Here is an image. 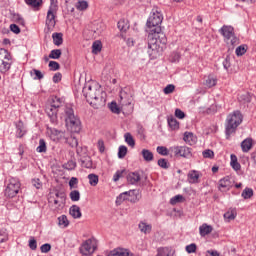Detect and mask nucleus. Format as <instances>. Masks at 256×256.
<instances>
[{
    "label": "nucleus",
    "instance_id": "obj_1",
    "mask_svg": "<svg viewBox=\"0 0 256 256\" xmlns=\"http://www.w3.org/2000/svg\"><path fill=\"white\" fill-rule=\"evenodd\" d=\"M82 93L86 98L87 103L91 105L94 109H99V107H103L106 103L107 94L103 89H101V85L97 82H90L85 84L83 87Z\"/></svg>",
    "mask_w": 256,
    "mask_h": 256
},
{
    "label": "nucleus",
    "instance_id": "obj_2",
    "mask_svg": "<svg viewBox=\"0 0 256 256\" xmlns=\"http://www.w3.org/2000/svg\"><path fill=\"white\" fill-rule=\"evenodd\" d=\"M148 55L152 61L159 59L163 55V51L167 49V36L160 34V36H148Z\"/></svg>",
    "mask_w": 256,
    "mask_h": 256
},
{
    "label": "nucleus",
    "instance_id": "obj_3",
    "mask_svg": "<svg viewBox=\"0 0 256 256\" xmlns=\"http://www.w3.org/2000/svg\"><path fill=\"white\" fill-rule=\"evenodd\" d=\"M161 23H163V14L159 10L153 9L146 22L147 31H149L148 37L165 35L161 28Z\"/></svg>",
    "mask_w": 256,
    "mask_h": 256
},
{
    "label": "nucleus",
    "instance_id": "obj_4",
    "mask_svg": "<svg viewBox=\"0 0 256 256\" xmlns=\"http://www.w3.org/2000/svg\"><path fill=\"white\" fill-rule=\"evenodd\" d=\"M66 129L70 133H81V119L75 115L73 104H66L64 108Z\"/></svg>",
    "mask_w": 256,
    "mask_h": 256
},
{
    "label": "nucleus",
    "instance_id": "obj_5",
    "mask_svg": "<svg viewBox=\"0 0 256 256\" xmlns=\"http://www.w3.org/2000/svg\"><path fill=\"white\" fill-rule=\"evenodd\" d=\"M242 123L243 114L239 110H236L227 116L225 125V136L227 141L231 140V135H235L237 133V127Z\"/></svg>",
    "mask_w": 256,
    "mask_h": 256
},
{
    "label": "nucleus",
    "instance_id": "obj_6",
    "mask_svg": "<svg viewBox=\"0 0 256 256\" xmlns=\"http://www.w3.org/2000/svg\"><path fill=\"white\" fill-rule=\"evenodd\" d=\"M219 33L223 36L224 43H226L229 51H233V49L241 43V40L237 37V34H235V28L233 26L223 25Z\"/></svg>",
    "mask_w": 256,
    "mask_h": 256
},
{
    "label": "nucleus",
    "instance_id": "obj_7",
    "mask_svg": "<svg viewBox=\"0 0 256 256\" xmlns=\"http://www.w3.org/2000/svg\"><path fill=\"white\" fill-rule=\"evenodd\" d=\"M19 191H21V182L17 178H11L4 190V197L13 199L19 195Z\"/></svg>",
    "mask_w": 256,
    "mask_h": 256
},
{
    "label": "nucleus",
    "instance_id": "obj_8",
    "mask_svg": "<svg viewBox=\"0 0 256 256\" xmlns=\"http://www.w3.org/2000/svg\"><path fill=\"white\" fill-rule=\"evenodd\" d=\"M171 155H174L176 159L183 157V159H191L193 157V148L189 146H172L169 148Z\"/></svg>",
    "mask_w": 256,
    "mask_h": 256
},
{
    "label": "nucleus",
    "instance_id": "obj_9",
    "mask_svg": "<svg viewBox=\"0 0 256 256\" xmlns=\"http://www.w3.org/2000/svg\"><path fill=\"white\" fill-rule=\"evenodd\" d=\"M55 19H57V10H55V8H49L46 16V27L48 33L55 29V26L57 25V21Z\"/></svg>",
    "mask_w": 256,
    "mask_h": 256
},
{
    "label": "nucleus",
    "instance_id": "obj_10",
    "mask_svg": "<svg viewBox=\"0 0 256 256\" xmlns=\"http://www.w3.org/2000/svg\"><path fill=\"white\" fill-rule=\"evenodd\" d=\"M233 187V182H231L230 176H225L218 181V191L220 193H227V191H231Z\"/></svg>",
    "mask_w": 256,
    "mask_h": 256
},
{
    "label": "nucleus",
    "instance_id": "obj_11",
    "mask_svg": "<svg viewBox=\"0 0 256 256\" xmlns=\"http://www.w3.org/2000/svg\"><path fill=\"white\" fill-rule=\"evenodd\" d=\"M15 129H16V134L15 137L16 139H23L25 135H27V126H25V123L23 120H18L14 122Z\"/></svg>",
    "mask_w": 256,
    "mask_h": 256
},
{
    "label": "nucleus",
    "instance_id": "obj_12",
    "mask_svg": "<svg viewBox=\"0 0 256 256\" xmlns=\"http://www.w3.org/2000/svg\"><path fill=\"white\" fill-rule=\"evenodd\" d=\"M45 111L52 125H57L59 123V119L57 117V113H59V109L55 108L52 104H50L49 106L46 107Z\"/></svg>",
    "mask_w": 256,
    "mask_h": 256
},
{
    "label": "nucleus",
    "instance_id": "obj_13",
    "mask_svg": "<svg viewBox=\"0 0 256 256\" xmlns=\"http://www.w3.org/2000/svg\"><path fill=\"white\" fill-rule=\"evenodd\" d=\"M91 249L95 251V249H97V246L93 245L92 239H87L82 243L81 247L79 248V251L81 255L87 256L89 255V253H91Z\"/></svg>",
    "mask_w": 256,
    "mask_h": 256
},
{
    "label": "nucleus",
    "instance_id": "obj_14",
    "mask_svg": "<svg viewBox=\"0 0 256 256\" xmlns=\"http://www.w3.org/2000/svg\"><path fill=\"white\" fill-rule=\"evenodd\" d=\"M120 103L125 106L131 105L133 103V96L126 91H120Z\"/></svg>",
    "mask_w": 256,
    "mask_h": 256
},
{
    "label": "nucleus",
    "instance_id": "obj_15",
    "mask_svg": "<svg viewBox=\"0 0 256 256\" xmlns=\"http://www.w3.org/2000/svg\"><path fill=\"white\" fill-rule=\"evenodd\" d=\"M126 179L130 185H135L141 181V174L139 172H129L126 176Z\"/></svg>",
    "mask_w": 256,
    "mask_h": 256
},
{
    "label": "nucleus",
    "instance_id": "obj_16",
    "mask_svg": "<svg viewBox=\"0 0 256 256\" xmlns=\"http://www.w3.org/2000/svg\"><path fill=\"white\" fill-rule=\"evenodd\" d=\"M241 149L243 153H249L253 149V138L248 137L241 142Z\"/></svg>",
    "mask_w": 256,
    "mask_h": 256
},
{
    "label": "nucleus",
    "instance_id": "obj_17",
    "mask_svg": "<svg viewBox=\"0 0 256 256\" xmlns=\"http://www.w3.org/2000/svg\"><path fill=\"white\" fill-rule=\"evenodd\" d=\"M81 167H84L85 169H95V166H93V159H91V156H82L80 158Z\"/></svg>",
    "mask_w": 256,
    "mask_h": 256
},
{
    "label": "nucleus",
    "instance_id": "obj_18",
    "mask_svg": "<svg viewBox=\"0 0 256 256\" xmlns=\"http://www.w3.org/2000/svg\"><path fill=\"white\" fill-rule=\"evenodd\" d=\"M50 130L51 136L53 137V141H61V139L65 138V132L58 130L57 128H47Z\"/></svg>",
    "mask_w": 256,
    "mask_h": 256
},
{
    "label": "nucleus",
    "instance_id": "obj_19",
    "mask_svg": "<svg viewBox=\"0 0 256 256\" xmlns=\"http://www.w3.org/2000/svg\"><path fill=\"white\" fill-rule=\"evenodd\" d=\"M117 27L121 33H127V31H129L131 25L129 24V20L120 19L117 23Z\"/></svg>",
    "mask_w": 256,
    "mask_h": 256
},
{
    "label": "nucleus",
    "instance_id": "obj_20",
    "mask_svg": "<svg viewBox=\"0 0 256 256\" xmlns=\"http://www.w3.org/2000/svg\"><path fill=\"white\" fill-rule=\"evenodd\" d=\"M24 3H26L28 7H32L34 11H39L43 5V0H24Z\"/></svg>",
    "mask_w": 256,
    "mask_h": 256
},
{
    "label": "nucleus",
    "instance_id": "obj_21",
    "mask_svg": "<svg viewBox=\"0 0 256 256\" xmlns=\"http://www.w3.org/2000/svg\"><path fill=\"white\" fill-rule=\"evenodd\" d=\"M69 213L73 219H81L83 214L81 213V208L77 205H72L69 209Z\"/></svg>",
    "mask_w": 256,
    "mask_h": 256
},
{
    "label": "nucleus",
    "instance_id": "obj_22",
    "mask_svg": "<svg viewBox=\"0 0 256 256\" xmlns=\"http://www.w3.org/2000/svg\"><path fill=\"white\" fill-rule=\"evenodd\" d=\"M213 232V226L208 225V224H202L199 227V233L201 237H206V235H210V233Z\"/></svg>",
    "mask_w": 256,
    "mask_h": 256
},
{
    "label": "nucleus",
    "instance_id": "obj_23",
    "mask_svg": "<svg viewBox=\"0 0 256 256\" xmlns=\"http://www.w3.org/2000/svg\"><path fill=\"white\" fill-rule=\"evenodd\" d=\"M11 65H13V62H10L9 60L5 61L3 58H0V72L1 73H7L11 70Z\"/></svg>",
    "mask_w": 256,
    "mask_h": 256
},
{
    "label": "nucleus",
    "instance_id": "obj_24",
    "mask_svg": "<svg viewBox=\"0 0 256 256\" xmlns=\"http://www.w3.org/2000/svg\"><path fill=\"white\" fill-rule=\"evenodd\" d=\"M52 39H53V43H54V45H56V47H61V45H63V33H61V32L53 33Z\"/></svg>",
    "mask_w": 256,
    "mask_h": 256
},
{
    "label": "nucleus",
    "instance_id": "obj_25",
    "mask_svg": "<svg viewBox=\"0 0 256 256\" xmlns=\"http://www.w3.org/2000/svg\"><path fill=\"white\" fill-rule=\"evenodd\" d=\"M141 155H142L144 161H146V163H151V161H153V159H155L153 152H151V150H149V149H142Z\"/></svg>",
    "mask_w": 256,
    "mask_h": 256
},
{
    "label": "nucleus",
    "instance_id": "obj_26",
    "mask_svg": "<svg viewBox=\"0 0 256 256\" xmlns=\"http://www.w3.org/2000/svg\"><path fill=\"white\" fill-rule=\"evenodd\" d=\"M230 165L234 171H241V164L239 163V160L237 159V155L231 154L230 155Z\"/></svg>",
    "mask_w": 256,
    "mask_h": 256
},
{
    "label": "nucleus",
    "instance_id": "obj_27",
    "mask_svg": "<svg viewBox=\"0 0 256 256\" xmlns=\"http://www.w3.org/2000/svg\"><path fill=\"white\" fill-rule=\"evenodd\" d=\"M188 182L191 184L199 183V172L197 170L188 173Z\"/></svg>",
    "mask_w": 256,
    "mask_h": 256
},
{
    "label": "nucleus",
    "instance_id": "obj_28",
    "mask_svg": "<svg viewBox=\"0 0 256 256\" xmlns=\"http://www.w3.org/2000/svg\"><path fill=\"white\" fill-rule=\"evenodd\" d=\"M167 121L168 127L171 129V131H177L179 129V121H177L175 117H168Z\"/></svg>",
    "mask_w": 256,
    "mask_h": 256
},
{
    "label": "nucleus",
    "instance_id": "obj_29",
    "mask_svg": "<svg viewBox=\"0 0 256 256\" xmlns=\"http://www.w3.org/2000/svg\"><path fill=\"white\" fill-rule=\"evenodd\" d=\"M204 85L211 89V87H215L217 85V77L213 75H208L207 78L205 79Z\"/></svg>",
    "mask_w": 256,
    "mask_h": 256
},
{
    "label": "nucleus",
    "instance_id": "obj_30",
    "mask_svg": "<svg viewBox=\"0 0 256 256\" xmlns=\"http://www.w3.org/2000/svg\"><path fill=\"white\" fill-rule=\"evenodd\" d=\"M141 233H144L145 235L151 233L153 226L151 224H147L145 222H140L138 225Z\"/></svg>",
    "mask_w": 256,
    "mask_h": 256
},
{
    "label": "nucleus",
    "instance_id": "obj_31",
    "mask_svg": "<svg viewBox=\"0 0 256 256\" xmlns=\"http://www.w3.org/2000/svg\"><path fill=\"white\" fill-rule=\"evenodd\" d=\"M251 99H253V94L250 92H244L238 97V101H240V103H251Z\"/></svg>",
    "mask_w": 256,
    "mask_h": 256
},
{
    "label": "nucleus",
    "instance_id": "obj_32",
    "mask_svg": "<svg viewBox=\"0 0 256 256\" xmlns=\"http://www.w3.org/2000/svg\"><path fill=\"white\" fill-rule=\"evenodd\" d=\"M0 59L13 62V56L11 55V52L5 48H0Z\"/></svg>",
    "mask_w": 256,
    "mask_h": 256
},
{
    "label": "nucleus",
    "instance_id": "obj_33",
    "mask_svg": "<svg viewBox=\"0 0 256 256\" xmlns=\"http://www.w3.org/2000/svg\"><path fill=\"white\" fill-rule=\"evenodd\" d=\"M103 49V44L101 43V41L96 40L93 42L92 44V53L94 55H99V53H101V50Z\"/></svg>",
    "mask_w": 256,
    "mask_h": 256
},
{
    "label": "nucleus",
    "instance_id": "obj_34",
    "mask_svg": "<svg viewBox=\"0 0 256 256\" xmlns=\"http://www.w3.org/2000/svg\"><path fill=\"white\" fill-rule=\"evenodd\" d=\"M247 49H249V46H247V44H242L238 46L235 50L236 56L243 57V55L247 53Z\"/></svg>",
    "mask_w": 256,
    "mask_h": 256
},
{
    "label": "nucleus",
    "instance_id": "obj_35",
    "mask_svg": "<svg viewBox=\"0 0 256 256\" xmlns=\"http://www.w3.org/2000/svg\"><path fill=\"white\" fill-rule=\"evenodd\" d=\"M58 225L59 227H63L64 229L69 227V219L67 218V215L63 214L58 217Z\"/></svg>",
    "mask_w": 256,
    "mask_h": 256
},
{
    "label": "nucleus",
    "instance_id": "obj_36",
    "mask_svg": "<svg viewBox=\"0 0 256 256\" xmlns=\"http://www.w3.org/2000/svg\"><path fill=\"white\" fill-rule=\"evenodd\" d=\"M37 153H47V142H45V139L41 138L39 140V145L36 148Z\"/></svg>",
    "mask_w": 256,
    "mask_h": 256
},
{
    "label": "nucleus",
    "instance_id": "obj_37",
    "mask_svg": "<svg viewBox=\"0 0 256 256\" xmlns=\"http://www.w3.org/2000/svg\"><path fill=\"white\" fill-rule=\"evenodd\" d=\"M183 141H185V143H189V145H191V143H195V135L193 132L186 131L183 136Z\"/></svg>",
    "mask_w": 256,
    "mask_h": 256
},
{
    "label": "nucleus",
    "instance_id": "obj_38",
    "mask_svg": "<svg viewBox=\"0 0 256 256\" xmlns=\"http://www.w3.org/2000/svg\"><path fill=\"white\" fill-rule=\"evenodd\" d=\"M108 107L112 113H115V115H119L121 113V107H119L115 101L109 103Z\"/></svg>",
    "mask_w": 256,
    "mask_h": 256
},
{
    "label": "nucleus",
    "instance_id": "obj_39",
    "mask_svg": "<svg viewBox=\"0 0 256 256\" xmlns=\"http://www.w3.org/2000/svg\"><path fill=\"white\" fill-rule=\"evenodd\" d=\"M125 143L129 145V147H135V138H133V135L129 132L124 134Z\"/></svg>",
    "mask_w": 256,
    "mask_h": 256
},
{
    "label": "nucleus",
    "instance_id": "obj_40",
    "mask_svg": "<svg viewBox=\"0 0 256 256\" xmlns=\"http://www.w3.org/2000/svg\"><path fill=\"white\" fill-rule=\"evenodd\" d=\"M61 55H63V51L61 49H54L50 51L49 59H61Z\"/></svg>",
    "mask_w": 256,
    "mask_h": 256
},
{
    "label": "nucleus",
    "instance_id": "obj_41",
    "mask_svg": "<svg viewBox=\"0 0 256 256\" xmlns=\"http://www.w3.org/2000/svg\"><path fill=\"white\" fill-rule=\"evenodd\" d=\"M181 59V53L174 51L169 56L170 63H179Z\"/></svg>",
    "mask_w": 256,
    "mask_h": 256
},
{
    "label": "nucleus",
    "instance_id": "obj_42",
    "mask_svg": "<svg viewBox=\"0 0 256 256\" xmlns=\"http://www.w3.org/2000/svg\"><path fill=\"white\" fill-rule=\"evenodd\" d=\"M88 179L92 187H97L99 183V176L97 174H89Z\"/></svg>",
    "mask_w": 256,
    "mask_h": 256
},
{
    "label": "nucleus",
    "instance_id": "obj_43",
    "mask_svg": "<svg viewBox=\"0 0 256 256\" xmlns=\"http://www.w3.org/2000/svg\"><path fill=\"white\" fill-rule=\"evenodd\" d=\"M76 9H78V11H85L89 9V3L85 0H80L76 4Z\"/></svg>",
    "mask_w": 256,
    "mask_h": 256
},
{
    "label": "nucleus",
    "instance_id": "obj_44",
    "mask_svg": "<svg viewBox=\"0 0 256 256\" xmlns=\"http://www.w3.org/2000/svg\"><path fill=\"white\" fill-rule=\"evenodd\" d=\"M158 167H161V169H169L171 167V164L169 163V160L165 158H160L157 161Z\"/></svg>",
    "mask_w": 256,
    "mask_h": 256
},
{
    "label": "nucleus",
    "instance_id": "obj_45",
    "mask_svg": "<svg viewBox=\"0 0 256 256\" xmlns=\"http://www.w3.org/2000/svg\"><path fill=\"white\" fill-rule=\"evenodd\" d=\"M30 75L31 77H34V80H38V81H41V79H43L44 75H43V72H41V70H37V69H32V71H30Z\"/></svg>",
    "mask_w": 256,
    "mask_h": 256
},
{
    "label": "nucleus",
    "instance_id": "obj_46",
    "mask_svg": "<svg viewBox=\"0 0 256 256\" xmlns=\"http://www.w3.org/2000/svg\"><path fill=\"white\" fill-rule=\"evenodd\" d=\"M55 197L57 199H61L63 205H65V201H67V194L64 191H60L59 189L55 190Z\"/></svg>",
    "mask_w": 256,
    "mask_h": 256
},
{
    "label": "nucleus",
    "instance_id": "obj_47",
    "mask_svg": "<svg viewBox=\"0 0 256 256\" xmlns=\"http://www.w3.org/2000/svg\"><path fill=\"white\" fill-rule=\"evenodd\" d=\"M183 201H185V197L178 194L170 199V205H177V203H183Z\"/></svg>",
    "mask_w": 256,
    "mask_h": 256
},
{
    "label": "nucleus",
    "instance_id": "obj_48",
    "mask_svg": "<svg viewBox=\"0 0 256 256\" xmlns=\"http://www.w3.org/2000/svg\"><path fill=\"white\" fill-rule=\"evenodd\" d=\"M12 21H14V23H18V25H22L23 27L25 25V19H23L21 15L17 13L12 14Z\"/></svg>",
    "mask_w": 256,
    "mask_h": 256
},
{
    "label": "nucleus",
    "instance_id": "obj_49",
    "mask_svg": "<svg viewBox=\"0 0 256 256\" xmlns=\"http://www.w3.org/2000/svg\"><path fill=\"white\" fill-rule=\"evenodd\" d=\"M127 146L125 145H121L119 148H118V159H125V157L127 156Z\"/></svg>",
    "mask_w": 256,
    "mask_h": 256
},
{
    "label": "nucleus",
    "instance_id": "obj_50",
    "mask_svg": "<svg viewBox=\"0 0 256 256\" xmlns=\"http://www.w3.org/2000/svg\"><path fill=\"white\" fill-rule=\"evenodd\" d=\"M241 197H243V199H251V197H253V190L249 187H246L242 191Z\"/></svg>",
    "mask_w": 256,
    "mask_h": 256
},
{
    "label": "nucleus",
    "instance_id": "obj_51",
    "mask_svg": "<svg viewBox=\"0 0 256 256\" xmlns=\"http://www.w3.org/2000/svg\"><path fill=\"white\" fill-rule=\"evenodd\" d=\"M124 175H127V170L126 169H123V170H117L116 173L114 174L113 176V181L115 183H117V181H119V179L121 177H123Z\"/></svg>",
    "mask_w": 256,
    "mask_h": 256
},
{
    "label": "nucleus",
    "instance_id": "obj_52",
    "mask_svg": "<svg viewBox=\"0 0 256 256\" xmlns=\"http://www.w3.org/2000/svg\"><path fill=\"white\" fill-rule=\"evenodd\" d=\"M48 67L50 69V71H59L61 69V64H59V62L57 61H49Z\"/></svg>",
    "mask_w": 256,
    "mask_h": 256
},
{
    "label": "nucleus",
    "instance_id": "obj_53",
    "mask_svg": "<svg viewBox=\"0 0 256 256\" xmlns=\"http://www.w3.org/2000/svg\"><path fill=\"white\" fill-rule=\"evenodd\" d=\"M71 201L77 202L79 199H81V193L79 190H73L69 194Z\"/></svg>",
    "mask_w": 256,
    "mask_h": 256
},
{
    "label": "nucleus",
    "instance_id": "obj_54",
    "mask_svg": "<svg viewBox=\"0 0 256 256\" xmlns=\"http://www.w3.org/2000/svg\"><path fill=\"white\" fill-rule=\"evenodd\" d=\"M63 103V100L58 96H52V102L51 105H53L55 108L59 109Z\"/></svg>",
    "mask_w": 256,
    "mask_h": 256
},
{
    "label": "nucleus",
    "instance_id": "obj_55",
    "mask_svg": "<svg viewBox=\"0 0 256 256\" xmlns=\"http://www.w3.org/2000/svg\"><path fill=\"white\" fill-rule=\"evenodd\" d=\"M66 143L70 145V147L75 148L79 145V140H77L75 137L71 136L69 138H66Z\"/></svg>",
    "mask_w": 256,
    "mask_h": 256
},
{
    "label": "nucleus",
    "instance_id": "obj_56",
    "mask_svg": "<svg viewBox=\"0 0 256 256\" xmlns=\"http://www.w3.org/2000/svg\"><path fill=\"white\" fill-rule=\"evenodd\" d=\"M204 159H214L215 158V152L211 149H206L202 152Z\"/></svg>",
    "mask_w": 256,
    "mask_h": 256
},
{
    "label": "nucleus",
    "instance_id": "obj_57",
    "mask_svg": "<svg viewBox=\"0 0 256 256\" xmlns=\"http://www.w3.org/2000/svg\"><path fill=\"white\" fill-rule=\"evenodd\" d=\"M116 256H129V249L125 248H115Z\"/></svg>",
    "mask_w": 256,
    "mask_h": 256
},
{
    "label": "nucleus",
    "instance_id": "obj_58",
    "mask_svg": "<svg viewBox=\"0 0 256 256\" xmlns=\"http://www.w3.org/2000/svg\"><path fill=\"white\" fill-rule=\"evenodd\" d=\"M124 201H129V197L125 196L124 193H120V194L116 197V205L119 206V205H121Z\"/></svg>",
    "mask_w": 256,
    "mask_h": 256
},
{
    "label": "nucleus",
    "instance_id": "obj_59",
    "mask_svg": "<svg viewBox=\"0 0 256 256\" xmlns=\"http://www.w3.org/2000/svg\"><path fill=\"white\" fill-rule=\"evenodd\" d=\"M157 153H159V155H163V156H167L169 155V153H171V151H169V149H167V147L165 146H158L156 148Z\"/></svg>",
    "mask_w": 256,
    "mask_h": 256
},
{
    "label": "nucleus",
    "instance_id": "obj_60",
    "mask_svg": "<svg viewBox=\"0 0 256 256\" xmlns=\"http://www.w3.org/2000/svg\"><path fill=\"white\" fill-rule=\"evenodd\" d=\"M75 167H77V162H75L74 160H69L64 165V169H67L68 171H73V169H75Z\"/></svg>",
    "mask_w": 256,
    "mask_h": 256
},
{
    "label": "nucleus",
    "instance_id": "obj_61",
    "mask_svg": "<svg viewBox=\"0 0 256 256\" xmlns=\"http://www.w3.org/2000/svg\"><path fill=\"white\" fill-rule=\"evenodd\" d=\"M222 65L226 71H229V68L231 67V55H226Z\"/></svg>",
    "mask_w": 256,
    "mask_h": 256
},
{
    "label": "nucleus",
    "instance_id": "obj_62",
    "mask_svg": "<svg viewBox=\"0 0 256 256\" xmlns=\"http://www.w3.org/2000/svg\"><path fill=\"white\" fill-rule=\"evenodd\" d=\"M28 247L32 250L35 251L37 250V240L35 237L31 236L29 239Z\"/></svg>",
    "mask_w": 256,
    "mask_h": 256
},
{
    "label": "nucleus",
    "instance_id": "obj_63",
    "mask_svg": "<svg viewBox=\"0 0 256 256\" xmlns=\"http://www.w3.org/2000/svg\"><path fill=\"white\" fill-rule=\"evenodd\" d=\"M185 249H186V252L189 253V254H191V253H197V244L192 243V244H190V245H187V246L185 247Z\"/></svg>",
    "mask_w": 256,
    "mask_h": 256
},
{
    "label": "nucleus",
    "instance_id": "obj_64",
    "mask_svg": "<svg viewBox=\"0 0 256 256\" xmlns=\"http://www.w3.org/2000/svg\"><path fill=\"white\" fill-rule=\"evenodd\" d=\"M164 94L165 95H171V93H173V91H175V85L173 84H168L164 89Z\"/></svg>",
    "mask_w": 256,
    "mask_h": 256
}]
</instances>
